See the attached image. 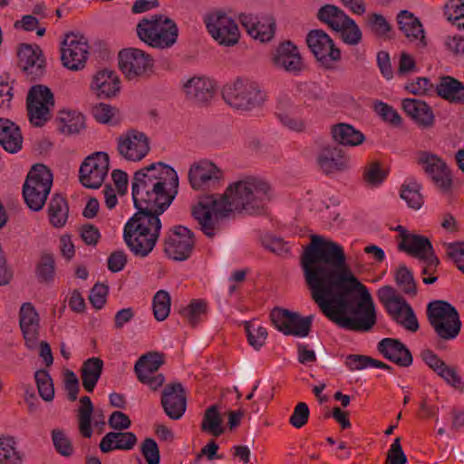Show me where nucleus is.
I'll use <instances>...</instances> for the list:
<instances>
[{"mask_svg":"<svg viewBox=\"0 0 464 464\" xmlns=\"http://www.w3.org/2000/svg\"><path fill=\"white\" fill-rule=\"evenodd\" d=\"M69 206L64 197L54 194L48 205V218L55 227H63L68 219Z\"/></svg>","mask_w":464,"mask_h":464,"instance_id":"35","label":"nucleus"},{"mask_svg":"<svg viewBox=\"0 0 464 464\" xmlns=\"http://www.w3.org/2000/svg\"><path fill=\"white\" fill-rule=\"evenodd\" d=\"M336 32L340 33L342 40L349 45L358 44L362 38V34L360 27L350 16L347 17L343 23H342L340 27L337 28Z\"/></svg>","mask_w":464,"mask_h":464,"instance_id":"47","label":"nucleus"},{"mask_svg":"<svg viewBox=\"0 0 464 464\" xmlns=\"http://www.w3.org/2000/svg\"><path fill=\"white\" fill-rule=\"evenodd\" d=\"M377 349L385 359L401 367H409L412 364L411 351L399 339L383 338L379 342Z\"/></svg>","mask_w":464,"mask_h":464,"instance_id":"23","label":"nucleus"},{"mask_svg":"<svg viewBox=\"0 0 464 464\" xmlns=\"http://www.w3.org/2000/svg\"><path fill=\"white\" fill-rule=\"evenodd\" d=\"M24 454L17 448L14 437H0V464H23Z\"/></svg>","mask_w":464,"mask_h":464,"instance_id":"38","label":"nucleus"},{"mask_svg":"<svg viewBox=\"0 0 464 464\" xmlns=\"http://www.w3.org/2000/svg\"><path fill=\"white\" fill-rule=\"evenodd\" d=\"M349 15L343 10L334 5H325L322 6L317 13V18L322 23L326 24L334 31L343 23Z\"/></svg>","mask_w":464,"mask_h":464,"instance_id":"42","label":"nucleus"},{"mask_svg":"<svg viewBox=\"0 0 464 464\" xmlns=\"http://www.w3.org/2000/svg\"><path fill=\"white\" fill-rule=\"evenodd\" d=\"M170 295L165 290H159L152 300L153 314L157 321H164L170 312Z\"/></svg>","mask_w":464,"mask_h":464,"instance_id":"48","label":"nucleus"},{"mask_svg":"<svg viewBox=\"0 0 464 464\" xmlns=\"http://www.w3.org/2000/svg\"><path fill=\"white\" fill-rule=\"evenodd\" d=\"M307 45L316 60L325 69H332L333 63L341 60V51L333 39L323 30H312L306 36Z\"/></svg>","mask_w":464,"mask_h":464,"instance_id":"13","label":"nucleus"},{"mask_svg":"<svg viewBox=\"0 0 464 464\" xmlns=\"http://www.w3.org/2000/svg\"><path fill=\"white\" fill-rule=\"evenodd\" d=\"M160 404L169 419H181L187 409V395L183 385L180 382L165 385L161 392Z\"/></svg>","mask_w":464,"mask_h":464,"instance_id":"18","label":"nucleus"},{"mask_svg":"<svg viewBox=\"0 0 464 464\" xmlns=\"http://www.w3.org/2000/svg\"><path fill=\"white\" fill-rule=\"evenodd\" d=\"M402 109L414 122L421 128H430L434 124V114L430 106L417 99H404Z\"/></svg>","mask_w":464,"mask_h":464,"instance_id":"26","label":"nucleus"},{"mask_svg":"<svg viewBox=\"0 0 464 464\" xmlns=\"http://www.w3.org/2000/svg\"><path fill=\"white\" fill-rule=\"evenodd\" d=\"M140 451L148 464L160 463V453L155 440L151 438H146L140 445Z\"/></svg>","mask_w":464,"mask_h":464,"instance_id":"57","label":"nucleus"},{"mask_svg":"<svg viewBox=\"0 0 464 464\" xmlns=\"http://www.w3.org/2000/svg\"><path fill=\"white\" fill-rule=\"evenodd\" d=\"M119 67L129 81L150 78L154 72V60L146 52L138 48H125L118 54Z\"/></svg>","mask_w":464,"mask_h":464,"instance_id":"8","label":"nucleus"},{"mask_svg":"<svg viewBox=\"0 0 464 464\" xmlns=\"http://www.w3.org/2000/svg\"><path fill=\"white\" fill-rule=\"evenodd\" d=\"M422 361L449 385L460 389L463 387L461 377L458 374L456 368L448 366L432 350L421 351Z\"/></svg>","mask_w":464,"mask_h":464,"instance_id":"24","label":"nucleus"},{"mask_svg":"<svg viewBox=\"0 0 464 464\" xmlns=\"http://www.w3.org/2000/svg\"><path fill=\"white\" fill-rule=\"evenodd\" d=\"M162 364V355L157 352L141 355L134 365L138 380L143 381L145 376L157 374L156 372Z\"/></svg>","mask_w":464,"mask_h":464,"instance_id":"36","label":"nucleus"},{"mask_svg":"<svg viewBox=\"0 0 464 464\" xmlns=\"http://www.w3.org/2000/svg\"><path fill=\"white\" fill-rule=\"evenodd\" d=\"M53 107V93L47 86L37 84L31 87L26 97V109L33 126H44L52 118Z\"/></svg>","mask_w":464,"mask_h":464,"instance_id":"9","label":"nucleus"},{"mask_svg":"<svg viewBox=\"0 0 464 464\" xmlns=\"http://www.w3.org/2000/svg\"><path fill=\"white\" fill-rule=\"evenodd\" d=\"M316 162L325 175L343 172L350 168L349 156L338 146L324 147L317 155Z\"/></svg>","mask_w":464,"mask_h":464,"instance_id":"20","label":"nucleus"},{"mask_svg":"<svg viewBox=\"0 0 464 464\" xmlns=\"http://www.w3.org/2000/svg\"><path fill=\"white\" fill-rule=\"evenodd\" d=\"M163 245V251L169 258L176 261L187 260L195 246L194 234L184 226H174L166 233Z\"/></svg>","mask_w":464,"mask_h":464,"instance_id":"11","label":"nucleus"},{"mask_svg":"<svg viewBox=\"0 0 464 464\" xmlns=\"http://www.w3.org/2000/svg\"><path fill=\"white\" fill-rule=\"evenodd\" d=\"M35 276L39 283L50 284L55 276V261L53 254H42L35 266Z\"/></svg>","mask_w":464,"mask_h":464,"instance_id":"46","label":"nucleus"},{"mask_svg":"<svg viewBox=\"0 0 464 464\" xmlns=\"http://www.w3.org/2000/svg\"><path fill=\"white\" fill-rule=\"evenodd\" d=\"M109 170V156L105 152H95L88 156L79 169V178L82 186L99 188Z\"/></svg>","mask_w":464,"mask_h":464,"instance_id":"14","label":"nucleus"},{"mask_svg":"<svg viewBox=\"0 0 464 464\" xmlns=\"http://www.w3.org/2000/svg\"><path fill=\"white\" fill-rule=\"evenodd\" d=\"M181 316L191 327H196L208 314V304L204 299H193L179 311Z\"/></svg>","mask_w":464,"mask_h":464,"instance_id":"40","label":"nucleus"},{"mask_svg":"<svg viewBox=\"0 0 464 464\" xmlns=\"http://www.w3.org/2000/svg\"><path fill=\"white\" fill-rule=\"evenodd\" d=\"M407 457L401 445V438L397 437L391 445L385 460V464H406Z\"/></svg>","mask_w":464,"mask_h":464,"instance_id":"59","label":"nucleus"},{"mask_svg":"<svg viewBox=\"0 0 464 464\" xmlns=\"http://www.w3.org/2000/svg\"><path fill=\"white\" fill-rule=\"evenodd\" d=\"M0 144L9 153H16L22 149L20 128L8 119L0 118Z\"/></svg>","mask_w":464,"mask_h":464,"instance_id":"30","label":"nucleus"},{"mask_svg":"<svg viewBox=\"0 0 464 464\" xmlns=\"http://www.w3.org/2000/svg\"><path fill=\"white\" fill-rule=\"evenodd\" d=\"M39 314L31 303H24L19 312L20 328L39 327Z\"/></svg>","mask_w":464,"mask_h":464,"instance_id":"54","label":"nucleus"},{"mask_svg":"<svg viewBox=\"0 0 464 464\" xmlns=\"http://www.w3.org/2000/svg\"><path fill=\"white\" fill-rule=\"evenodd\" d=\"M136 32L140 41L158 49L170 48L179 37L176 22L161 14L142 18L136 26Z\"/></svg>","mask_w":464,"mask_h":464,"instance_id":"4","label":"nucleus"},{"mask_svg":"<svg viewBox=\"0 0 464 464\" xmlns=\"http://www.w3.org/2000/svg\"><path fill=\"white\" fill-rule=\"evenodd\" d=\"M274 64L294 75H298L304 69L303 58L296 45L285 41L278 45L273 56Z\"/></svg>","mask_w":464,"mask_h":464,"instance_id":"21","label":"nucleus"},{"mask_svg":"<svg viewBox=\"0 0 464 464\" xmlns=\"http://www.w3.org/2000/svg\"><path fill=\"white\" fill-rule=\"evenodd\" d=\"M387 313L398 324L404 329L415 333L420 325L411 304L401 296L391 303L383 304Z\"/></svg>","mask_w":464,"mask_h":464,"instance_id":"22","label":"nucleus"},{"mask_svg":"<svg viewBox=\"0 0 464 464\" xmlns=\"http://www.w3.org/2000/svg\"><path fill=\"white\" fill-rule=\"evenodd\" d=\"M80 403L81 405L77 412L79 432L83 438L90 439L93 433L92 416L94 407L89 396H82L80 399Z\"/></svg>","mask_w":464,"mask_h":464,"instance_id":"39","label":"nucleus"},{"mask_svg":"<svg viewBox=\"0 0 464 464\" xmlns=\"http://www.w3.org/2000/svg\"><path fill=\"white\" fill-rule=\"evenodd\" d=\"M222 97L229 106L237 110L250 111L264 102L266 94L257 82L237 78L223 87Z\"/></svg>","mask_w":464,"mask_h":464,"instance_id":"7","label":"nucleus"},{"mask_svg":"<svg viewBox=\"0 0 464 464\" xmlns=\"http://www.w3.org/2000/svg\"><path fill=\"white\" fill-rule=\"evenodd\" d=\"M394 280L401 291L411 297L417 295V284L412 272L404 265H399L394 274Z\"/></svg>","mask_w":464,"mask_h":464,"instance_id":"43","label":"nucleus"},{"mask_svg":"<svg viewBox=\"0 0 464 464\" xmlns=\"http://www.w3.org/2000/svg\"><path fill=\"white\" fill-rule=\"evenodd\" d=\"M399 28L411 41L418 40L426 45L424 42V30L420 20L412 13L402 10L397 15Z\"/></svg>","mask_w":464,"mask_h":464,"instance_id":"32","label":"nucleus"},{"mask_svg":"<svg viewBox=\"0 0 464 464\" xmlns=\"http://www.w3.org/2000/svg\"><path fill=\"white\" fill-rule=\"evenodd\" d=\"M208 34L220 45L233 46L238 43L240 33L235 20L224 11L214 10L203 17Z\"/></svg>","mask_w":464,"mask_h":464,"instance_id":"10","label":"nucleus"},{"mask_svg":"<svg viewBox=\"0 0 464 464\" xmlns=\"http://www.w3.org/2000/svg\"><path fill=\"white\" fill-rule=\"evenodd\" d=\"M405 89L414 95H424L433 91V84L429 78L418 77L415 81L407 83Z\"/></svg>","mask_w":464,"mask_h":464,"instance_id":"61","label":"nucleus"},{"mask_svg":"<svg viewBox=\"0 0 464 464\" xmlns=\"http://www.w3.org/2000/svg\"><path fill=\"white\" fill-rule=\"evenodd\" d=\"M300 263L311 298L328 320L356 333L372 329L376 312L372 295L347 265L341 245L314 235Z\"/></svg>","mask_w":464,"mask_h":464,"instance_id":"1","label":"nucleus"},{"mask_svg":"<svg viewBox=\"0 0 464 464\" xmlns=\"http://www.w3.org/2000/svg\"><path fill=\"white\" fill-rule=\"evenodd\" d=\"M309 408L305 402H298L289 419V422L295 428L300 429L304 426L309 419Z\"/></svg>","mask_w":464,"mask_h":464,"instance_id":"60","label":"nucleus"},{"mask_svg":"<svg viewBox=\"0 0 464 464\" xmlns=\"http://www.w3.org/2000/svg\"><path fill=\"white\" fill-rule=\"evenodd\" d=\"M184 92L188 100L198 104H204L213 98L216 90L210 79L194 77L184 84Z\"/></svg>","mask_w":464,"mask_h":464,"instance_id":"25","label":"nucleus"},{"mask_svg":"<svg viewBox=\"0 0 464 464\" xmlns=\"http://www.w3.org/2000/svg\"><path fill=\"white\" fill-rule=\"evenodd\" d=\"M313 316L301 317L298 313L293 312L288 335L305 337L309 334L312 327Z\"/></svg>","mask_w":464,"mask_h":464,"instance_id":"50","label":"nucleus"},{"mask_svg":"<svg viewBox=\"0 0 464 464\" xmlns=\"http://www.w3.org/2000/svg\"><path fill=\"white\" fill-rule=\"evenodd\" d=\"M367 24L372 34L378 37H385L392 31V26L386 18L380 14H371L368 16Z\"/></svg>","mask_w":464,"mask_h":464,"instance_id":"56","label":"nucleus"},{"mask_svg":"<svg viewBox=\"0 0 464 464\" xmlns=\"http://www.w3.org/2000/svg\"><path fill=\"white\" fill-rule=\"evenodd\" d=\"M89 44L83 35L69 33L65 35L61 46V61L63 65L71 71H80L85 67Z\"/></svg>","mask_w":464,"mask_h":464,"instance_id":"12","label":"nucleus"},{"mask_svg":"<svg viewBox=\"0 0 464 464\" xmlns=\"http://www.w3.org/2000/svg\"><path fill=\"white\" fill-rule=\"evenodd\" d=\"M247 334V341L256 350H259L266 343L267 332L265 327L258 326L256 329L251 330L247 325L246 327Z\"/></svg>","mask_w":464,"mask_h":464,"instance_id":"63","label":"nucleus"},{"mask_svg":"<svg viewBox=\"0 0 464 464\" xmlns=\"http://www.w3.org/2000/svg\"><path fill=\"white\" fill-rule=\"evenodd\" d=\"M427 318L436 334L443 340H453L460 333L461 321L457 309L444 300H434L428 304Z\"/></svg>","mask_w":464,"mask_h":464,"instance_id":"5","label":"nucleus"},{"mask_svg":"<svg viewBox=\"0 0 464 464\" xmlns=\"http://www.w3.org/2000/svg\"><path fill=\"white\" fill-rule=\"evenodd\" d=\"M91 87L100 99H108L120 91V80L114 71L102 70L93 76Z\"/></svg>","mask_w":464,"mask_h":464,"instance_id":"28","label":"nucleus"},{"mask_svg":"<svg viewBox=\"0 0 464 464\" xmlns=\"http://www.w3.org/2000/svg\"><path fill=\"white\" fill-rule=\"evenodd\" d=\"M200 430L202 432L210 434L216 438L224 433L223 420L217 404L209 406L205 411L200 424Z\"/></svg>","mask_w":464,"mask_h":464,"instance_id":"37","label":"nucleus"},{"mask_svg":"<svg viewBox=\"0 0 464 464\" xmlns=\"http://www.w3.org/2000/svg\"><path fill=\"white\" fill-rule=\"evenodd\" d=\"M117 110L105 103H98L92 109L93 118L100 123L117 125L119 119L115 118Z\"/></svg>","mask_w":464,"mask_h":464,"instance_id":"51","label":"nucleus"},{"mask_svg":"<svg viewBox=\"0 0 464 464\" xmlns=\"http://www.w3.org/2000/svg\"><path fill=\"white\" fill-rule=\"evenodd\" d=\"M52 440L55 450L64 457H70L73 453V447L64 431L59 429L52 430Z\"/></svg>","mask_w":464,"mask_h":464,"instance_id":"53","label":"nucleus"},{"mask_svg":"<svg viewBox=\"0 0 464 464\" xmlns=\"http://www.w3.org/2000/svg\"><path fill=\"white\" fill-rule=\"evenodd\" d=\"M270 185L259 179L248 177L227 187L225 194V207L218 209L198 202L192 208V216L198 221L200 230L213 238L222 227L224 218L228 212L238 211L248 215L261 213L271 198Z\"/></svg>","mask_w":464,"mask_h":464,"instance_id":"3","label":"nucleus"},{"mask_svg":"<svg viewBox=\"0 0 464 464\" xmlns=\"http://www.w3.org/2000/svg\"><path fill=\"white\" fill-rule=\"evenodd\" d=\"M293 312L283 308H275L270 313V319L273 325L281 333L288 335Z\"/></svg>","mask_w":464,"mask_h":464,"instance_id":"55","label":"nucleus"},{"mask_svg":"<svg viewBox=\"0 0 464 464\" xmlns=\"http://www.w3.org/2000/svg\"><path fill=\"white\" fill-rule=\"evenodd\" d=\"M436 92L445 101L455 104H464V84L452 76L440 77Z\"/></svg>","mask_w":464,"mask_h":464,"instance_id":"31","label":"nucleus"},{"mask_svg":"<svg viewBox=\"0 0 464 464\" xmlns=\"http://www.w3.org/2000/svg\"><path fill=\"white\" fill-rule=\"evenodd\" d=\"M58 121V129L65 134L78 133L84 128V116L82 113L61 111Z\"/></svg>","mask_w":464,"mask_h":464,"instance_id":"45","label":"nucleus"},{"mask_svg":"<svg viewBox=\"0 0 464 464\" xmlns=\"http://www.w3.org/2000/svg\"><path fill=\"white\" fill-rule=\"evenodd\" d=\"M150 150V139L138 130H129L117 138V150L126 160L140 161Z\"/></svg>","mask_w":464,"mask_h":464,"instance_id":"15","label":"nucleus"},{"mask_svg":"<svg viewBox=\"0 0 464 464\" xmlns=\"http://www.w3.org/2000/svg\"><path fill=\"white\" fill-rule=\"evenodd\" d=\"M53 185V174L45 165L37 163L29 170L23 185V197L33 211L43 209Z\"/></svg>","mask_w":464,"mask_h":464,"instance_id":"6","label":"nucleus"},{"mask_svg":"<svg viewBox=\"0 0 464 464\" xmlns=\"http://www.w3.org/2000/svg\"><path fill=\"white\" fill-rule=\"evenodd\" d=\"M417 162L422 166L425 173L442 192L450 191L452 188V174L445 161L435 154L421 151L419 154Z\"/></svg>","mask_w":464,"mask_h":464,"instance_id":"16","label":"nucleus"},{"mask_svg":"<svg viewBox=\"0 0 464 464\" xmlns=\"http://www.w3.org/2000/svg\"><path fill=\"white\" fill-rule=\"evenodd\" d=\"M39 395L45 401H52L54 397V388L52 378L47 371L38 370L34 373Z\"/></svg>","mask_w":464,"mask_h":464,"instance_id":"49","label":"nucleus"},{"mask_svg":"<svg viewBox=\"0 0 464 464\" xmlns=\"http://www.w3.org/2000/svg\"><path fill=\"white\" fill-rule=\"evenodd\" d=\"M374 109L376 112L386 121H389L393 126H400L402 122L401 117L391 105L378 102Z\"/></svg>","mask_w":464,"mask_h":464,"instance_id":"58","label":"nucleus"},{"mask_svg":"<svg viewBox=\"0 0 464 464\" xmlns=\"http://www.w3.org/2000/svg\"><path fill=\"white\" fill-rule=\"evenodd\" d=\"M188 181L195 190L214 188L222 178V171L208 160L193 164L188 170Z\"/></svg>","mask_w":464,"mask_h":464,"instance_id":"19","label":"nucleus"},{"mask_svg":"<svg viewBox=\"0 0 464 464\" xmlns=\"http://www.w3.org/2000/svg\"><path fill=\"white\" fill-rule=\"evenodd\" d=\"M388 175L389 169L383 168L380 161L373 160L363 167L362 180L369 187H379L386 180Z\"/></svg>","mask_w":464,"mask_h":464,"instance_id":"41","label":"nucleus"},{"mask_svg":"<svg viewBox=\"0 0 464 464\" xmlns=\"http://www.w3.org/2000/svg\"><path fill=\"white\" fill-rule=\"evenodd\" d=\"M103 369V361L99 357L87 359L81 368V378L84 390L92 392Z\"/></svg>","mask_w":464,"mask_h":464,"instance_id":"33","label":"nucleus"},{"mask_svg":"<svg viewBox=\"0 0 464 464\" xmlns=\"http://www.w3.org/2000/svg\"><path fill=\"white\" fill-rule=\"evenodd\" d=\"M398 248L419 260L427 258L430 255L435 254L430 240L422 235H404Z\"/></svg>","mask_w":464,"mask_h":464,"instance_id":"27","label":"nucleus"},{"mask_svg":"<svg viewBox=\"0 0 464 464\" xmlns=\"http://www.w3.org/2000/svg\"><path fill=\"white\" fill-rule=\"evenodd\" d=\"M276 32V20L271 15H266L262 17L261 20L258 19V24L256 25L254 37L255 39H258L261 42L270 41Z\"/></svg>","mask_w":464,"mask_h":464,"instance_id":"52","label":"nucleus"},{"mask_svg":"<svg viewBox=\"0 0 464 464\" xmlns=\"http://www.w3.org/2000/svg\"><path fill=\"white\" fill-rule=\"evenodd\" d=\"M18 66L29 81L39 80L45 72V59L38 45L20 44L17 51Z\"/></svg>","mask_w":464,"mask_h":464,"instance_id":"17","label":"nucleus"},{"mask_svg":"<svg viewBox=\"0 0 464 464\" xmlns=\"http://www.w3.org/2000/svg\"><path fill=\"white\" fill-rule=\"evenodd\" d=\"M137 440L133 432L110 431L102 437L99 448L102 453H109L115 450H130L136 445Z\"/></svg>","mask_w":464,"mask_h":464,"instance_id":"29","label":"nucleus"},{"mask_svg":"<svg viewBox=\"0 0 464 464\" xmlns=\"http://www.w3.org/2000/svg\"><path fill=\"white\" fill-rule=\"evenodd\" d=\"M331 133L338 144L344 146H358L365 140V136L362 131L347 123L334 125Z\"/></svg>","mask_w":464,"mask_h":464,"instance_id":"34","label":"nucleus"},{"mask_svg":"<svg viewBox=\"0 0 464 464\" xmlns=\"http://www.w3.org/2000/svg\"><path fill=\"white\" fill-rule=\"evenodd\" d=\"M109 288L104 284H95L91 290L89 300L96 309H101L106 303Z\"/></svg>","mask_w":464,"mask_h":464,"instance_id":"62","label":"nucleus"},{"mask_svg":"<svg viewBox=\"0 0 464 464\" xmlns=\"http://www.w3.org/2000/svg\"><path fill=\"white\" fill-rule=\"evenodd\" d=\"M420 184L412 178L407 179L401 185V198L411 208L419 209L423 204V198L420 193Z\"/></svg>","mask_w":464,"mask_h":464,"instance_id":"44","label":"nucleus"},{"mask_svg":"<svg viewBox=\"0 0 464 464\" xmlns=\"http://www.w3.org/2000/svg\"><path fill=\"white\" fill-rule=\"evenodd\" d=\"M179 189V177L170 166L155 162L137 170L131 190L137 212L126 222L123 239L135 256L146 257L155 247L161 230L160 216Z\"/></svg>","mask_w":464,"mask_h":464,"instance_id":"2","label":"nucleus"},{"mask_svg":"<svg viewBox=\"0 0 464 464\" xmlns=\"http://www.w3.org/2000/svg\"><path fill=\"white\" fill-rule=\"evenodd\" d=\"M64 388L67 391L69 401H75L80 391L79 381L75 373L67 370L64 373Z\"/></svg>","mask_w":464,"mask_h":464,"instance_id":"64","label":"nucleus"}]
</instances>
